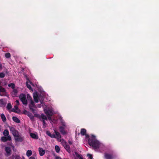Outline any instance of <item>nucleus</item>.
<instances>
[{
	"label": "nucleus",
	"mask_w": 159,
	"mask_h": 159,
	"mask_svg": "<svg viewBox=\"0 0 159 159\" xmlns=\"http://www.w3.org/2000/svg\"><path fill=\"white\" fill-rule=\"evenodd\" d=\"M26 84L27 87L28 88L30 89H32H32L31 88V86L30 84H28V83L27 82H26Z\"/></svg>",
	"instance_id": "473e14b6"
},
{
	"label": "nucleus",
	"mask_w": 159,
	"mask_h": 159,
	"mask_svg": "<svg viewBox=\"0 0 159 159\" xmlns=\"http://www.w3.org/2000/svg\"><path fill=\"white\" fill-rule=\"evenodd\" d=\"M104 157L106 159H113L114 157L112 154L105 153Z\"/></svg>",
	"instance_id": "0eeeda50"
},
{
	"label": "nucleus",
	"mask_w": 159,
	"mask_h": 159,
	"mask_svg": "<svg viewBox=\"0 0 159 159\" xmlns=\"http://www.w3.org/2000/svg\"><path fill=\"white\" fill-rule=\"evenodd\" d=\"M42 121H43V125L44 126H45L46 125V122H45V121L44 120H42Z\"/></svg>",
	"instance_id": "4c0bfd02"
},
{
	"label": "nucleus",
	"mask_w": 159,
	"mask_h": 159,
	"mask_svg": "<svg viewBox=\"0 0 159 159\" xmlns=\"http://www.w3.org/2000/svg\"><path fill=\"white\" fill-rule=\"evenodd\" d=\"M18 91L16 89H13L11 93V95L13 97H16L17 95Z\"/></svg>",
	"instance_id": "6e6552de"
},
{
	"label": "nucleus",
	"mask_w": 159,
	"mask_h": 159,
	"mask_svg": "<svg viewBox=\"0 0 159 159\" xmlns=\"http://www.w3.org/2000/svg\"><path fill=\"white\" fill-rule=\"evenodd\" d=\"M14 107L16 108V109H18V107H17V106H14Z\"/></svg>",
	"instance_id": "37998d69"
},
{
	"label": "nucleus",
	"mask_w": 159,
	"mask_h": 159,
	"mask_svg": "<svg viewBox=\"0 0 159 159\" xmlns=\"http://www.w3.org/2000/svg\"><path fill=\"white\" fill-rule=\"evenodd\" d=\"M19 98L24 105H27L28 102L26 98V95L25 94L23 93L20 94L19 95Z\"/></svg>",
	"instance_id": "39448f33"
},
{
	"label": "nucleus",
	"mask_w": 159,
	"mask_h": 159,
	"mask_svg": "<svg viewBox=\"0 0 159 159\" xmlns=\"http://www.w3.org/2000/svg\"><path fill=\"white\" fill-rule=\"evenodd\" d=\"M44 111L45 114L47 115L49 120H51V116L54 114L53 109L52 108L46 107L44 108Z\"/></svg>",
	"instance_id": "7ed1b4c3"
},
{
	"label": "nucleus",
	"mask_w": 159,
	"mask_h": 159,
	"mask_svg": "<svg viewBox=\"0 0 159 159\" xmlns=\"http://www.w3.org/2000/svg\"><path fill=\"white\" fill-rule=\"evenodd\" d=\"M55 150L56 152L58 153L59 152L60 148L57 145H56L55 146Z\"/></svg>",
	"instance_id": "b1692460"
},
{
	"label": "nucleus",
	"mask_w": 159,
	"mask_h": 159,
	"mask_svg": "<svg viewBox=\"0 0 159 159\" xmlns=\"http://www.w3.org/2000/svg\"><path fill=\"white\" fill-rule=\"evenodd\" d=\"M64 147L69 153L71 151L70 147L67 144L64 146Z\"/></svg>",
	"instance_id": "4468645a"
},
{
	"label": "nucleus",
	"mask_w": 159,
	"mask_h": 159,
	"mask_svg": "<svg viewBox=\"0 0 159 159\" xmlns=\"http://www.w3.org/2000/svg\"><path fill=\"white\" fill-rule=\"evenodd\" d=\"M33 97H34V101L36 103L38 102V96H37V95H34Z\"/></svg>",
	"instance_id": "393cba45"
},
{
	"label": "nucleus",
	"mask_w": 159,
	"mask_h": 159,
	"mask_svg": "<svg viewBox=\"0 0 159 159\" xmlns=\"http://www.w3.org/2000/svg\"><path fill=\"white\" fill-rule=\"evenodd\" d=\"M5 76V74L3 72H1L0 73V78H3Z\"/></svg>",
	"instance_id": "2f4dec72"
},
{
	"label": "nucleus",
	"mask_w": 159,
	"mask_h": 159,
	"mask_svg": "<svg viewBox=\"0 0 159 159\" xmlns=\"http://www.w3.org/2000/svg\"><path fill=\"white\" fill-rule=\"evenodd\" d=\"M75 154L76 156L78 158H79V159H83V158L80 155H79L78 153H77V152H75Z\"/></svg>",
	"instance_id": "a878e982"
},
{
	"label": "nucleus",
	"mask_w": 159,
	"mask_h": 159,
	"mask_svg": "<svg viewBox=\"0 0 159 159\" xmlns=\"http://www.w3.org/2000/svg\"><path fill=\"white\" fill-rule=\"evenodd\" d=\"M69 143L70 144H72V142L70 141H69Z\"/></svg>",
	"instance_id": "79ce46f5"
},
{
	"label": "nucleus",
	"mask_w": 159,
	"mask_h": 159,
	"mask_svg": "<svg viewBox=\"0 0 159 159\" xmlns=\"http://www.w3.org/2000/svg\"><path fill=\"white\" fill-rule=\"evenodd\" d=\"M5 151L7 153V154H6V155L7 156H8L10 155V152H11V149L10 148L7 147L5 148Z\"/></svg>",
	"instance_id": "9d476101"
},
{
	"label": "nucleus",
	"mask_w": 159,
	"mask_h": 159,
	"mask_svg": "<svg viewBox=\"0 0 159 159\" xmlns=\"http://www.w3.org/2000/svg\"><path fill=\"white\" fill-rule=\"evenodd\" d=\"M65 128L62 127H60L59 129H60V131L63 135H65L66 134V132L64 130Z\"/></svg>",
	"instance_id": "f8f14e48"
},
{
	"label": "nucleus",
	"mask_w": 159,
	"mask_h": 159,
	"mask_svg": "<svg viewBox=\"0 0 159 159\" xmlns=\"http://www.w3.org/2000/svg\"><path fill=\"white\" fill-rule=\"evenodd\" d=\"M23 159H24V157L23 158Z\"/></svg>",
	"instance_id": "49530a36"
},
{
	"label": "nucleus",
	"mask_w": 159,
	"mask_h": 159,
	"mask_svg": "<svg viewBox=\"0 0 159 159\" xmlns=\"http://www.w3.org/2000/svg\"><path fill=\"white\" fill-rule=\"evenodd\" d=\"M5 91L6 90L4 88L0 86V93L2 92H5Z\"/></svg>",
	"instance_id": "c756f323"
},
{
	"label": "nucleus",
	"mask_w": 159,
	"mask_h": 159,
	"mask_svg": "<svg viewBox=\"0 0 159 159\" xmlns=\"http://www.w3.org/2000/svg\"><path fill=\"white\" fill-rule=\"evenodd\" d=\"M27 97L28 100L30 101V104H29V107L30 109L32 111L33 113L34 112L35 109L34 108H36V107L34 104V102L33 101L32 98L29 94L27 95Z\"/></svg>",
	"instance_id": "20e7f679"
},
{
	"label": "nucleus",
	"mask_w": 159,
	"mask_h": 159,
	"mask_svg": "<svg viewBox=\"0 0 159 159\" xmlns=\"http://www.w3.org/2000/svg\"><path fill=\"white\" fill-rule=\"evenodd\" d=\"M5 105V103L3 102V101L2 99L0 100V106L2 107L4 106Z\"/></svg>",
	"instance_id": "bb28decb"
},
{
	"label": "nucleus",
	"mask_w": 159,
	"mask_h": 159,
	"mask_svg": "<svg viewBox=\"0 0 159 159\" xmlns=\"http://www.w3.org/2000/svg\"><path fill=\"white\" fill-rule=\"evenodd\" d=\"M39 151L40 156H43L45 153V151L42 148H39Z\"/></svg>",
	"instance_id": "1a4fd4ad"
},
{
	"label": "nucleus",
	"mask_w": 159,
	"mask_h": 159,
	"mask_svg": "<svg viewBox=\"0 0 159 159\" xmlns=\"http://www.w3.org/2000/svg\"><path fill=\"white\" fill-rule=\"evenodd\" d=\"M5 57L7 58H10L11 57V54L9 52L6 53L5 54Z\"/></svg>",
	"instance_id": "c85d7f7f"
},
{
	"label": "nucleus",
	"mask_w": 159,
	"mask_h": 159,
	"mask_svg": "<svg viewBox=\"0 0 159 159\" xmlns=\"http://www.w3.org/2000/svg\"><path fill=\"white\" fill-rule=\"evenodd\" d=\"M6 92L5 91V92H2V93H0V95L2 96H4V95H6Z\"/></svg>",
	"instance_id": "f704fd0d"
},
{
	"label": "nucleus",
	"mask_w": 159,
	"mask_h": 159,
	"mask_svg": "<svg viewBox=\"0 0 159 159\" xmlns=\"http://www.w3.org/2000/svg\"><path fill=\"white\" fill-rule=\"evenodd\" d=\"M25 111L27 113V115L29 116H31V114L29 112L27 111Z\"/></svg>",
	"instance_id": "e433bc0d"
},
{
	"label": "nucleus",
	"mask_w": 159,
	"mask_h": 159,
	"mask_svg": "<svg viewBox=\"0 0 159 159\" xmlns=\"http://www.w3.org/2000/svg\"><path fill=\"white\" fill-rule=\"evenodd\" d=\"M87 156L90 159H92L93 157H92V155H91L90 154H88L87 155Z\"/></svg>",
	"instance_id": "c9c22d12"
},
{
	"label": "nucleus",
	"mask_w": 159,
	"mask_h": 159,
	"mask_svg": "<svg viewBox=\"0 0 159 159\" xmlns=\"http://www.w3.org/2000/svg\"><path fill=\"white\" fill-rule=\"evenodd\" d=\"M41 118L42 119V120H47L48 117H47V116L44 115L43 114H41Z\"/></svg>",
	"instance_id": "a211bd4d"
},
{
	"label": "nucleus",
	"mask_w": 159,
	"mask_h": 159,
	"mask_svg": "<svg viewBox=\"0 0 159 159\" xmlns=\"http://www.w3.org/2000/svg\"><path fill=\"white\" fill-rule=\"evenodd\" d=\"M12 135L14 136V138H15L16 137L19 135L18 132L16 130L14 132L12 133Z\"/></svg>",
	"instance_id": "6ab92c4d"
},
{
	"label": "nucleus",
	"mask_w": 159,
	"mask_h": 159,
	"mask_svg": "<svg viewBox=\"0 0 159 159\" xmlns=\"http://www.w3.org/2000/svg\"><path fill=\"white\" fill-rule=\"evenodd\" d=\"M29 159H35V157H31L29 158Z\"/></svg>",
	"instance_id": "58836bf2"
},
{
	"label": "nucleus",
	"mask_w": 159,
	"mask_h": 159,
	"mask_svg": "<svg viewBox=\"0 0 159 159\" xmlns=\"http://www.w3.org/2000/svg\"><path fill=\"white\" fill-rule=\"evenodd\" d=\"M88 142L89 144L94 149H98L101 144L99 141L95 139V136H93L89 139Z\"/></svg>",
	"instance_id": "f257e3e1"
},
{
	"label": "nucleus",
	"mask_w": 159,
	"mask_h": 159,
	"mask_svg": "<svg viewBox=\"0 0 159 159\" xmlns=\"http://www.w3.org/2000/svg\"><path fill=\"white\" fill-rule=\"evenodd\" d=\"M32 154V152L31 150H28L26 152V155L28 157L31 156Z\"/></svg>",
	"instance_id": "f3484780"
},
{
	"label": "nucleus",
	"mask_w": 159,
	"mask_h": 159,
	"mask_svg": "<svg viewBox=\"0 0 159 159\" xmlns=\"http://www.w3.org/2000/svg\"><path fill=\"white\" fill-rule=\"evenodd\" d=\"M39 107H41V105H40L39 106Z\"/></svg>",
	"instance_id": "a18cd8bd"
},
{
	"label": "nucleus",
	"mask_w": 159,
	"mask_h": 159,
	"mask_svg": "<svg viewBox=\"0 0 159 159\" xmlns=\"http://www.w3.org/2000/svg\"><path fill=\"white\" fill-rule=\"evenodd\" d=\"M16 102L17 104L18 105H19V100H16Z\"/></svg>",
	"instance_id": "ea45409f"
},
{
	"label": "nucleus",
	"mask_w": 159,
	"mask_h": 159,
	"mask_svg": "<svg viewBox=\"0 0 159 159\" xmlns=\"http://www.w3.org/2000/svg\"><path fill=\"white\" fill-rule=\"evenodd\" d=\"M3 134L4 136L2 137L1 138V140L2 141L5 142L7 141H11V138L10 135H9V132L7 129H5L3 132Z\"/></svg>",
	"instance_id": "f03ea898"
},
{
	"label": "nucleus",
	"mask_w": 159,
	"mask_h": 159,
	"mask_svg": "<svg viewBox=\"0 0 159 159\" xmlns=\"http://www.w3.org/2000/svg\"><path fill=\"white\" fill-rule=\"evenodd\" d=\"M24 111V113L27 114V113L25 111Z\"/></svg>",
	"instance_id": "c03bdc74"
},
{
	"label": "nucleus",
	"mask_w": 159,
	"mask_h": 159,
	"mask_svg": "<svg viewBox=\"0 0 159 159\" xmlns=\"http://www.w3.org/2000/svg\"><path fill=\"white\" fill-rule=\"evenodd\" d=\"M8 127L10 129V131L11 132L12 134L13 133L14 131L16 130L15 129L12 127L9 126Z\"/></svg>",
	"instance_id": "5701e85b"
},
{
	"label": "nucleus",
	"mask_w": 159,
	"mask_h": 159,
	"mask_svg": "<svg viewBox=\"0 0 159 159\" xmlns=\"http://www.w3.org/2000/svg\"><path fill=\"white\" fill-rule=\"evenodd\" d=\"M30 136L32 138L37 139L38 138V135L35 134L33 133H30Z\"/></svg>",
	"instance_id": "ddd939ff"
},
{
	"label": "nucleus",
	"mask_w": 159,
	"mask_h": 159,
	"mask_svg": "<svg viewBox=\"0 0 159 159\" xmlns=\"http://www.w3.org/2000/svg\"><path fill=\"white\" fill-rule=\"evenodd\" d=\"M58 141L60 142L63 146H65L66 144H67L66 141L63 139H59V140Z\"/></svg>",
	"instance_id": "2eb2a0df"
},
{
	"label": "nucleus",
	"mask_w": 159,
	"mask_h": 159,
	"mask_svg": "<svg viewBox=\"0 0 159 159\" xmlns=\"http://www.w3.org/2000/svg\"><path fill=\"white\" fill-rule=\"evenodd\" d=\"M11 107L12 106L10 103H9L7 104V108L8 110L11 109Z\"/></svg>",
	"instance_id": "cd10ccee"
},
{
	"label": "nucleus",
	"mask_w": 159,
	"mask_h": 159,
	"mask_svg": "<svg viewBox=\"0 0 159 159\" xmlns=\"http://www.w3.org/2000/svg\"><path fill=\"white\" fill-rule=\"evenodd\" d=\"M86 132V130L84 129H82L80 131V133L82 135H85V133Z\"/></svg>",
	"instance_id": "4be33fe9"
},
{
	"label": "nucleus",
	"mask_w": 159,
	"mask_h": 159,
	"mask_svg": "<svg viewBox=\"0 0 159 159\" xmlns=\"http://www.w3.org/2000/svg\"><path fill=\"white\" fill-rule=\"evenodd\" d=\"M1 117L2 119V120L3 122H5L6 120V118L5 116L3 114H2L1 115Z\"/></svg>",
	"instance_id": "412c9836"
},
{
	"label": "nucleus",
	"mask_w": 159,
	"mask_h": 159,
	"mask_svg": "<svg viewBox=\"0 0 159 159\" xmlns=\"http://www.w3.org/2000/svg\"><path fill=\"white\" fill-rule=\"evenodd\" d=\"M55 159H61L60 157H56Z\"/></svg>",
	"instance_id": "a19ab883"
},
{
	"label": "nucleus",
	"mask_w": 159,
	"mask_h": 159,
	"mask_svg": "<svg viewBox=\"0 0 159 159\" xmlns=\"http://www.w3.org/2000/svg\"><path fill=\"white\" fill-rule=\"evenodd\" d=\"M46 133L51 138H54L56 137V136H55V135H54V134H51V133L48 131H47Z\"/></svg>",
	"instance_id": "dca6fc26"
},
{
	"label": "nucleus",
	"mask_w": 159,
	"mask_h": 159,
	"mask_svg": "<svg viewBox=\"0 0 159 159\" xmlns=\"http://www.w3.org/2000/svg\"><path fill=\"white\" fill-rule=\"evenodd\" d=\"M61 124L62 125V126L63 127L65 128L66 127V125L65 122L63 121V120H61Z\"/></svg>",
	"instance_id": "72a5a7b5"
},
{
	"label": "nucleus",
	"mask_w": 159,
	"mask_h": 159,
	"mask_svg": "<svg viewBox=\"0 0 159 159\" xmlns=\"http://www.w3.org/2000/svg\"><path fill=\"white\" fill-rule=\"evenodd\" d=\"M12 119L15 122L17 123H19L20 122V120H19V119L17 118L16 117H12Z\"/></svg>",
	"instance_id": "aec40b11"
},
{
	"label": "nucleus",
	"mask_w": 159,
	"mask_h": 159,
	"mask_svg": "<svg viewBox=\"0 0 159 159\" xmlns=\"http://www.w3.org/2000/svg\"><path fill=\"white\" fill-rule=\"evenodd\" d=\"M55 133L56 134V137L55 138H56L57 140L60 139H61V136L59 133L56 131H55Z\"/></svg>",
	"instance_id": "9b49d317"
},
{
	"label": "nucleus",
	"mask_w": 159,
	"mask_h": 159,
	"mask_svg": "<svg viewBox=\"0 0 159 159\" xmlns=\"http://www.w3.org/2000/svg\"><path fill=\"white\" fill-rule=\"evenodd\" d=\"M15 140L16 142H22L24 140V137L19 135L15 138Z\"/></svg>",
	"instance_id": "423d86ee"
},
{
	"label": "nucleus",
	"mask_w": 159,
	"mask_h": 159,
	"mask_svg": "<svg viewBox=\"0 0 159 159\" xmlns=\"http://www.w3.org/2000/svg\"><path fill=\"white\" fill-rule=\"evenodd\" d=\"M15 84L13 83H11L10 84H9L8 85V86L9 87H11L13 89L15 87Z\"/></svg>",
	"instance_id": "7c9ffc66"
}]
</instances>
